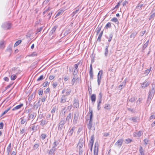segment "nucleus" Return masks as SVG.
I'll return each instance as SVG.
<instances>
[{
    "label": "nucleus",
    "instance_id": "nucleus-58",
    "mask_svg": "<svg viewBox=\"0 0 155 155\" xmlns=\"http://www.w3.org/2000/svg\"><path fill=\"white\" fill-rule=\"evenodd\" d=\"M43 90L42 89H40L39 90L38 94L39 95H41L43 94Z\"/></svg>",
    "mask_w": 155,
    "mask_h": 155
},
{
    "label": "nucleus",
    "instance_id": "nucleus-9",
    "mask_svg": "<svg viewBox=\"0 0 155 155\" xmlns=\"http://www.w3.org/2000/svg\"><path fill=\"white\" fill-rule=\"evenodd\" d=\"M67 97L65 95H63L61 98L60 102L62 103H65Z\"/></svg>",
    "mask_w": 155,
    "mask_h": 155
},
{
    "label": "nucleus",
    "instance_id": "nucleus-36",
    "mask_svg": "<svg viewBox=\"0 0 155 155\" xmlns=\"http://www.w3.org/2000/svg\"><path fill=\"white\" fill-rule=\"evenodd\" d=\"M78 72V69H74L73 71V74L74 77H75V76L77 75Z\"/></svg>",
    "mask_w": 155,
    "mask_h": 155
},
{
    "label": "nucleus",
    "instance_id": "nucleus-3",
    "mask_svg": "<svg viewBox=\"0 0 155 155\" xmlns=\"http://www.w3.org/2000/svg\"><path fill=\"white\" fill-rule=\"evenodd\" d=\"M98 143L97 142H96L94 146V155H98Z\"/></svg>",
    "mask_w": 155,
    "mask_h": 155
},
{
    "label": "nucleus",
    "instance_id": "nucleus-2",
    "mask_svg": "<svg viewBox=\"0 0 155 155\" xmlns=\"http://www.w3.org/2000/svg\"><path fill=\"white\" fill-rule=\"evenodd\" d=\"M65 123V121L64 120H61L58 124V130H61L62 129L64 124Z\"/></svg>",
    "mask_w": 155,
    "mask_h": 155
},
{
    "label": "nucleus",
    "instance_id": "nucleus-23",
    "mask_svg": "<svg viewBox=\"0 0 155 155\" xmlns=\"http://www.w3.org/2000/svg\"><path fill=\"white\" fill-rule=\"evenodd\" d=\"M35 97V96L34 95V94L33 93L31 94L29 97L28 99V101H31Z\"/></svg>",
    "mask_w": 155,
    "mask_h": 155
},
{
    "label": "nucleus",
    "instance_id": "nucleus-63",
    "mask_svg": "<svg viewBox=\"0 0 155 155\" xmlns=\"http://www.w3.org/2000/svg\"><path fill=\"white\" fill-rule=\"evenodd\" d=\"M39 145L38 144L36 143L35 144L34 146V149H37L39 147Z\"/></svg>",
    "mask_w": 155,
    "mask_h": 155
},
{
    "label": "nucleus",
    "instance_id": "nucleus-31",
    "mask_svg": "<svg viewBox=\"0 0 155 155\" xmlns=\"http://www.w3.org/2000/svg\"><path fill=\"white\" fill-rule=\"evenodd\" d=\"M57 27L56 26H54L52 29L50 31V33L51 34L54 33Z\"/></svg>",
    "mask_w": 155,
    "mask_h": 155
},
{
    "label": "nucleus",
    "instance_id": "nucleus-62",
    "mask_svg": "<svg viewBox=\"0 0 155 155\" xmlns=\"http://www.w3.org/2000/svg\"><path fill=\"white\" fill-rule=\"evenodd\" d=\"M142 100V98H139L137 101V103L140 104Z\"/></svg>",
    "mask_w": 155,
    "mask_h": 155
},
{
    "label": "nucleus",
    "instance_id": "nucleus-43",
    "mask_svg": "<svg viewBox=\"0 0 155 155\" xmlns=\"http://www.w3.org/2000/svg\"><path fill=\"white\" fill-rule=\"evenodd\" d=\"M101 27L98 26L96 28L97 34H98L101 30Z\"/></svg>",
    "mask_w": 155,
    "mask_h": 155
},
{
    "label": "nucleus",
    "instance_id": "nucleus-30",
    "mask_svg": "<svg viewBox=\"0 0 155 155\" xmlns=\"http://www.w3.org/2000/svg\"><path fill=\"white\" fill-rule=\"evenodd\" d=\"M26 130H27L26 128L25 129V128H24L23 129H22L21 130L20 132V133L21 134H22L23 136L25 134L26 132Z\"/></svg>",
    "mask_w": 155,
    "mask_h": 155
},
{
    "label": "nucleus",
    "instance_id": "nucleus-39",
    "mask_svg": "<svg viewBox=\"0 0 155 155\" xmlns=\"http://www.w3.org/2000/svg\"><path fill=\"white\" fill-rule=\"evenodd\" d=\"M111 27V23L110 22H108L105 25V28L107 29Z\"/></svg>",
    "mask_w": 155,
    "mask_h": 155
},
{
    "label": "nucleus",
    "instance_id": "nucleus-46",
    "mask_svg": "<svg viewBox=\"0 0 155 155\" xmlns=\"http://www.w3.org/2000/svg\"><path fill=\"white\" fill-rule=\"evenodd\" d=\"M16 78V76L15 75L13 74L11 77V79L12 80H15Z\"/></svg>",
    "mask_w": 155,
    "mask_h": 155
},
{
    "label": "nucleus",
    "instance_id": "nucleus-34",
    "mask_svg": "<svg viewBox=\"0 0 155 155\" xmlns=\"http://www.w3.org/2000/svg\"><path fill=\"white\" fill-rule=\"evenodd\" d=\"M11 143H10L8 146L7 147V152L8 154L11 152Z\"/></svg>",
    "mask_w": 155,
    "mask_h": 155
},
{
    "label": "nucleus",
    "instance_id": "nucleus-48",
    "mask_svg": "<svg viewBox=\"0 0 155 155\" xmlns=\"http://www.w3.org/2000/svg\"><path fill=\"white\" fill-rule=\"evenodd\" d=\"M101 101H98V104H97V109L98 110H99L100 109L101 107L100 106V104L101 103Z\"/></svg>",
    "mask_w": 155,
    "mask_h": 155
},
{
    "label": "nucleus",
    "instance_id": "nucleus-17",
    "mask_svg": "<svg viewBox=\"0 0 155 155\" xmlns=\"http://www.w3.org/2000/svg\"><path fill=\"white\" fill-rule=\"evenodd\" d=\"M19 115L18 114H16L15 116V123L17 124L18 123L19 121Z\"/></svg>",
    "mask_w": 155,
    "mask_h": 155
},
{
    "label": "nucleus",
    "instance_id": "nucleus-54",
    "mask_svg": "<svg viewBox=\"0 0 155 155\" xmlns=\"http://www.w3.org/2000/svg\"><path fill=\"white\" fill-rule=\"evenodd\" d=\"M89 75L90 78H91L92 80L93 79V71L89 72Z\"/></svg>",
    "mask_w": 155,
    "mask_h": 155
},
{
    "label": "nucleus",
    "instance_id": "nucleus-8",
    "mask_svg": "<svg viewBox=\"0 0 155 155\" xmlns=\"http://www.w3.org/2000/svg\"><path fill=\"white\" fill-rule=\"evenodd\" d=\"M73 105L74 107H75L76 108L79 107V103L78 100H76V99L74 100Z\"/></svg>",
    "mask_w": 155,
    "mask_h": 155
},
{
    "label": "nucleus",
    "instance_id": "nucleus-32",
    "mask_svg": "<svg viewBox=\"0 0 155 155\" xmlns=\"http://www.w3.org/2000/svg\"><path fill=\"white\" fill-rule=\"evenodd\" d=\"M55 150V149L52 148V149H51L49 151L48 153L49 155H52V153L54 152Z\"/></svg>",
    "mask_w": 155,
    "mask_h": 155
},
{
    "label": "nucleus",
    "instance_id": "nucleus-12",
    "mask_svg": "<svg viewBox=\"0 0 155 155\" xmlns=\"http://www.w3.org/2000/svg\"><path fill=\"white\" fill-rule=\"evenodd\" d=\"M3 28L6 29H8L10 28V23H5L3 25Z\"/></svg>",
    "mask_w": 155,
    "mask_h": 155
},
{
    "label": "nucleus",
    "instance_id": "nucleus-61",
    "mask_svg": "<svg viewBox=\"0 0 155 155\" xmlns=\"http://www.w3.org/2000/svg\"><path fill=\"white\" fill-rule=\"evenodd\" d=\"M19 44V40H18L16 42V43H15V44L14 45V47L17 46Z\"/></svg>",
    "mask_w": 155,
    "mask_h": 155
},
{
    "label": "nucleus",
    "instance_id": "nucleus-33",
    "mask_svg": "<svg viewBox=\"0 0 155 155\" xmlns=\"http://www.w3.org/2000/svg\"><path fill=\"white\" fill-rule=\"evenodd\" d=\"M4 42L3 41H1L0 42V49L4 48Z\"/></svg>",
    "mask_w": 155,
    "mask_h": 155
},
{
    "label": "nucleus",
    "instance_id": "nucleus-52",
    "mask_svg": "<svg viewBox=\"0 0 155 155\" xmlns=\"http://www.w3.org/2000/svg\"><path fill=\"white\" fill-rule=\"evenodd\" d=\"M122 1L119 2L117 5L115 6V8H119L120 5L121 3L122 2Z\"/></svg>",
    "mask_w": 155,
    "mask_h": 155
},
{
    "label": "nucleus",
    "instance_id": "nucleus-1",
    "mask_svg": "<svg viewBox=\"0 0 155 155\" xmlns=\"http://www.w3.org/2000/svg\"><path fill=\"white\" fill-rule=\"evenodd\" d=\"M155 93V85H152L151 88L150 89L149 92L148 96H151L153 97Z\"/></svg>",
    "mask_w": 155,
    "mask_h": 155
},
{
    "label": "nucleus",
    "instance_id": "nucleus-4",
    "mask_svg": "<svg viewBox=\"0 0 155 155\" xmlns=\"http://www.w3.org/2000/svg\"><path fill=\"white\" fill-rule=\"evenodd\" d=\"M79 116V114L78 113L76 112L74 114V119L73 120V123L74 124H77Z\"/></svg>",
    "mask_w": 155,
    "mask_h": 155
},
{
    "label": "nucleus",
    "instance_id": "nucleus-42",
    "mask_svg": "<svg viewBox=\"0 0 155 155\" xmlns=\"http://www.w3.org/2000/svg\"><path fill=\"white\" fill-rule=\"evenodd\" d=\"M31 130L33 131H36L37 130V127L33 125L31 127Z\"/></svg>",
    "mask_w": 155,
    "mask_h": 155
},
{
    "label": "nucleus",
    "instance_id": "nucleus-7",
    "mask_svg": "<svg viewBox=\"0 0 155 155\" xmlns=\"http://www.w3.org/2000/svg\"><path fill=\"white\" fill-rule=\"evenodd\" d=\"M142 134L143 133L142 131H139L138 132L134 133L133 135L134 137H140Z\"/></svg>",
    "mask_w": 155,
    "mask_h": 155
},
{
    "label": "nucleus",
    "instance_id": "nucleus-45",
    "mask_svg": "<svg viewBox=\"0 0 155 155\" xmlns=\"http://www.w3.org/2000/svg\"><path fill=\"white\" fill-rule=\"evenodd\" d=\"M44 76L43 75H41L38 79H37V81H40L44 79Z\"/></svg>",
    "mask_w": 155,
    "mask_h": 155
},
{
    "label": "nucleus",
    "instance_id": "nucleus-29",
    "mask_svg": "<svg viewBox=\"0 0 155 155\" xmlns=\"http://www.w3.org/2000/svg\"><path fill=\"white\" fill-rule=\"evenodd\" d=\"M47 123L48 121L43 120L41 121L40 125L41 126H43L45 124H47Z\"/></svg>",
    "mask_w": 155,
    "mask_h": 155
},
{
    "label": "nucleus",
    "instance_id": "nucleus-11",
    "mask_svg": "<svg viewBox=\"0 0 155 155\" xmlns=\"http://www.w3.org/2000/svg\"><path fill=\"white\" fill-rule=\"evenodd\" d=\"M94 140V135H91V140H90V145H93Z\"/></svg>",
    "mask_w": 155,
    "mask_h": 155
},
{
    "label": "nucleus",
    "instance_id": "nucleus-25",
    "mask_svg": "<svg viewBox=\"0 0 155 155\" xmlns=\"http://www.w3.org/2000/svg\"><path fill=\"white\" fill-rule=\"evenodd\" d=\"M104 108L105 109L108 110H109L110 109V105L108 104H106L104 105Z\"/></svg>",
    "mask_w": 155,
    "mask_h": 155
},
{
    "label": "nucleus",
    "instance_id": "nucleus-35",
    "mask_svg": "<svg viewBox=\"0 0 155 155\" xmlns=\"http://www.w3.org/2000/svg\"><path fill=\"white\" fill-rule=\"evenodd\" d=\"M132 140L129 138H128L127 139H126L125 140L124 142L126 144H128L129 143H130L132 141Z\"/></svg>",
    "mask_w": 155,
    "mask_h": 155
},
{
    "label": "nucleus",
    "instance_id": "nucleus-24",
    "mask_svg": "<svg viewBox=\"0 0 155 155\" xmlns=\"http://www.w3.org/2000/svg\"><path fill=\"white\" fill-rule=\"evenodd\" d=\"M108 45L106 46L105 49L104 55L105 56L107 57L108 54Z\"/></svg>",
    "mask_w": 155,
    "mask_h": 155
},
{
    "label": "nucleus",
    "instance_id": "nucleus-60",
    "mask_svg": "<svg viewBox=\"0 0 155 155\" xmlns=\"http://www.w3.org/2000/svg\"><path fill=\"white\" fill-rule=\"evenodd\" d=\"M148 45L145 44L143 47H142V51H143V50H144L147 46Z\"/></svg>",
    "mask_w": 155,
    "mask_h": 155
},
{
    "label": "nucleus",
    "instance_id": "nucleus-49",
    "mask_svg": "<svg viewBox=\"0 0 155 155\" xmlns=\"http://www.w3.org/2000/svg\"><path fill=\"white\" fill-rule=\"evenodd\" d=\"M19 109V105H17L14 107L12 109V110L13 111L15 110H18Z\"/></svg>",
    "mask_w": 155,
    "mask_h": 155
},
{
    "label": "nucleus",
    "instance_id": "nucleus-19",
    "mask_svg": "<svg viewBox=\"0 0 155 155\" xmlns=\"http://www.w3.org/2000/svg\"><path fill=\"white\" fill-rule=\"evenodd\" d=\"M74 127H73L68 132L69 136H71L72 135L74 132Z\"/></svg>",
    "mask_w": 155,
    "mask_h": 155
},
{
    "label": "nucleus",
    "instance_id": "nucleus-56",
    "mask_svg": "<svg viewBox=\"0 0 155 155\" xmlns=\"http://www.w3.org/2000/svg\"><path fill=\"white\" fill-rule=\"evenodd\" d=\"M135 100L136 99L135 97H133L130 99L129 100V101L131 102H133L134 101H135Z\"/></svg>",
    "mask_w": 155,
    "mask_h": 155
},
{
    "label": "nucleus",
    "instance_id": "nucleus-21",
    "mask_svg": "<svg viewBox=\"0 0 155 155\" xmlns=\"http://www.w3.org/2000/svg\"><path fill=\"white\" fill-rule=\"evenodd\" d=\"M103 74V71L102 70L100 71L97 75V78H101Z\"/></svg>",
    "mask_w": 155,
    "mask_h": 155
},
{
    "label": "nucleus",
    "instance_id": "nucleus-10",
    "mask_svg": "<svg viewBox=\"0 0 155 155\" xmlns=\"http://www.w3.org/2000/svg\"><path fill=\"white\" fill-rule=\"evenodd\" d=\"M129 120H132L135 122H137L139 121V119L137 117H130L129 119Z\"/></svg>",
    "mask_w": 155,
    "mask_h": 155
},
{
    "label": "nucleus",
    "instance_id": "nucleus-27",
    "mask_svg": "<svg viewBox=\"0 0 155 155\" xmlns=\"http://www.w3.org/2000/svg\"><path fill=\"white\" fill-rule=\"evenodd\" d=\"M139 151L141 155H144V154L143 152V149L142 147L141 146L140 147Z\"/></svg>",
    "mask_w": 155,
    "mask_h": 155
},
{
    "label": "nucleus",
    "instance_id": "nucleus-22",
    "mask_svg": "<svg viewBox=\"0 0 155 155\" xmlns=\"http://www.w3.org/2000/svg\"><path fill=\"white\" fill-rule=\"evenodd\" d=\"M20 119H21V124H23L25 123V124H26L27 123L26 122V119L25 118H23L22 117H21Z\"/></svg>",
    "mask_w": 155,
    "mask_h": 155
},
{
    "label": "nucleus",
    "instance_id": "nucleus-64",
    "mask_svg": "<svg viewBox=\"0 0 155 155\" xmlns=\"http://www.w3.org/2000/svg\"><path fill=\"white\" fill-rule=\"evenodd\" d=\"M52 12H50L48 15L47 16L48 17L49 19H50L52 14Z\"/></svg>",
    "mask_w": 155,
    "mask_h": 155
},
{
    "label": "nucleus",
    "instance_id": "nucleus-28",
    "mask_svg": "<svg viewBox=\"0 0 155 155\" xmlns=\"http://www.w3.org/2000/svg\"><path fill=\"white\" fill-rule=\"evenodd\" d=\"M111 21L113 22H115L117 24H118L119 23L118 19L115 17H114L112 18L111 19Z\"/></svg>",
    "mask_w": 155,
    "mask_h": 155
},
{
    "label": "nucleus",
    "instance_id": "nucleus-6",
    "mask_svg": "<svg viewBox=\"0 0 155 155\" xmlns=\"http://www.w3.org/2000/svg\"><path fill=\"white\" fill-rule=\"evenodd\" d=\"M124 140L122 139H119L118 141L115 143V145L119 147V148L122 146Z\"/></svg>",
    "mask_w": 155,
    "mask_h": 155
},
{
    "label": "nucleus",
    "instance_id": "nucleus-40",
    "mask_svg": "<svg viewBox=\"0 0 155 155\" xmlns=\"http://www.w3.org/2000/svg\"><path fill=\"white\" fill-rule=\"evenodd\" d=\"M90 118L89 120H92V118L93 117V111L92 110H90Z\"/></svg>",
    "mask_w": 155,
    "mask_h": 155
},
{
    "label": "nucleus",
    "instance_id": "nucleus-41",
    "mask_svg": "<svg viewBox=\"0 0 155 155\" xmlns=\"http://www.w3.org/2000/svg\"><path fill=\"white\" fill-rule=\"evenodd\" d=\"M47 137V136L46 134H42L40 136V138L42 140L45 139Z\"/></svg>",
    "mask_w": 155,
    "mask_h": 155
},
{
    "label": "nucleus",
    "instance_id": "nucleus-53",
    "mask_svg": "<svg viewBox=\"0 0 155 155\" xmlns=\"http://www.w3.org/2000/svg\"><path fill=\"white\" fill-rule=\"evenodd\" d=\"M50 10V8L49 7H48V8H46L45 11H44L43 12V14H45V13H46V12H48V11H49Z\"/></svg>",
    "mask_w": 155,
    "mask_h": 155
},
{
    "label": "nucleus",
    "instance_id": "nucleus-57",
    "mask_svg": "<svg viewBox=\"0 0 155 155\" xmlns=\"http://www.w3.org/2000/svg\"><path fill=\"white\" fill-rule=\"evenodd\" d=\"M153 119H155V114H153L151 115L150 117L149 120Z\"/></svg>",
    "mask_w": 155,
    "mask_h": 155
},
{
    "label": "nucleus",
    "instance_id": "nucleus-5",
    "mask_svg": "<svg viewBox=\"0 0 155 155\" xmlns=\"http://www.w3.org/2000/svg\"><path fill=\"white\" fill-rule=\"evenodd\" d=\"M150 83L147 80H146L142 84H141V87L142 88H145L148 87Z\"/></svg>",
    "mask_w": 155,
    "mask_h": 155
},
{
    "label": "nucleus",
    "instance_id": "nucleus-50",
    "mask_svg": "<svg viewBox=\"0 0 155 155\" xmlns=\"http://www.w3.org/2000/svg\"><path fill=\"white\" fill-rule=\"evenodd\" d=\"M155 16V13H153V14H152L150 17V18H149V20H151L153 18L154 16Z\"/></svg>",
    "mask_w": 155,
    "mask_h": 155
},
{
    "label": "nucleus",
    "instance_id": "nucleus-51",
    "mask_svg": "<svg viewBox=\"0 0 155 155\" xmlns=\"http://www.w3.org/2000/svg\"><path fill=\"white\" fill-rule=\"evenodd\" d=\"M35 116L34 114H29V119H32L34 118Z\"/></svg>",
    "mask_w": 155,
    "mask_h": 155
},
{
    "label": "nucleus",
    "instance_id": "nucleus-38",
    "mask_svg": "<svg viewBox=\"0 0 155 155\" xmlns=\"http://www.w3.org/2000/svg\"><path fill=\"white\" fill-rule=\"evenodd\" d=\"M58 144V143L57 141H55L53 143V147L52 148L54 149V148Z\"/></svg>",
    "mask_w": 155,
    "mask_h": 155
},
{
    "label": "nucleus",
    "instance_id": "nucleus-20",
    "mask_svg": "<svg viewBox=\"0 0 155 155\" xmlns=\"http://www.w3.org/2000/svg\"><path fill=\"white\" fill-rule=\"evenodd\" d=\"M103 31H101L98 37L97 38V41L100 42L101 41V38L103 34Z\"/></svg>",
    "mask_w": 155,
    "mask_h": 155
},
{
    "label": "nucleus",
    "instance_id": "nucleus-13",
    "mask_svg": "<svg viewBox=\"0 0 155 155\" xmlns=\"http://www.w3.org/2000/svg\"><path fill=\"white\" fill-rule=\"evenodd\" d=\"M71 113H69V114L67 115L66 119V121L68 122V124L69 123V121L70 120L71 118Z\"/></svg>",
    "mask_w": 155,
    "mask_h": 155
},
{
    "label": "nucleus",
    "instance_id": "nucleus-47",
    "mask_svg": "<svg viewBox=\"0 0 155 155\" xmlns=\"http://www.w3.org/2000/svg\"><path fill=\"white\" fill-rule=\"evenodd\" d=\"M79 9H78L76 10L75 11H74L72 14V16H74L79 11Z\"/></svg>",
    "mask_w": 155,
    "mask_h": 155
},
{
    "label": "nucleus",
    "instance_id": "nucleus-15",
    "mask_svg": "<svg viewBox=\"0 0 155 155\" xmlns=\"http://www.w3.org/2000/svg\"><path fill=\"white\" fill-rule=\"evenodd\" d=\"M91 99L93 103H94L96 100V95L92 94L91 97Z\"/></svg>",
    "mask_w": 155,
    "mask_h": 155
},
{
    "label": "nucleus",
    "instance_id": "nucleus-16",
    "mask_svg": "<svg viewBox=\"0 0 155 155\" xmlns=\"http://www.w3.org/2000/svg\"><path fill=\"white\" fill-rule=\"evenodd\" d=\"M84 145V141L83 140H80L78 143V146L80 148H82Z\"/></svg>",
    "mask_w": 155,
    "mask_h": 155
},
{
    "label": "nucleus",
    "instance_id": "nucleus-37",
    "mask_svg": "<svg viewBox=\"0 0 155 155\" xmlns=\"http://www.w3.org/2000/svg\"><path fill=\"white\" fill-rule=\"evenodd\" d=\"M102 94L101 92L99 94L98 97V101H102Z\"/></svg>",
    "mask_w": 155,
    "mask_h": 155
},
{
    "label": "nucleus",
    "instance_id": "nucleus-18",
    "mask_svg": "<svg viewBox=\"0 0 155 155\" xmlns=\"http://www.w3.org/2000/svg\"><path fill=\"white\" fill-rule=\"evenodd\" d=\"M12 44L10 45L8 47L7 49L6 50L7 52H8L10 54L11 53L12 48Z\"/></svg>",
    "mask_w": 155,
    "mask_h": 155
},
{
    "label": "nucleus",
    "instance_id": "nucleus-44",
    "mask_svg": "<svg viewBox=\"0 0 155 155\" xmlns=\"http://www.w3.org/2000/svg\"><path fill=\"white\" fill-rule=\"evenodd\" d=\"M113 36V35L112 34H111L109 35V38H108V41L109 42H110L111 41Z\"/></svg>",
    "mask_w": 155,
    "mask_h": 155
},
{
    "label": "nucleus",
    "instance_id": "nucleus-59",
    "mask_svg": "<svg viewBox=\"0 0 155 155\" xmlns=\"http://www.w3.org/2000/svg\"><path fill=\"white\" fill-rule=\"evenodd\" d=\"M136 35V34L135 33H132L130 36V37L131 38H134Z\"/></svg>",
    "mask_w": 155,
    "mask_h": 155
},
{
    "label": "nucleus",
    "instance_id": "nucleus-14",
    "mask_svg": "<svg viewBox=\"0 0 155 155\" xmlns=\"http://www.w3.org/2000/svg\"><path fill=\"white\" fill-rule=\"evenodd\" d=\"M153 98V97L151 96H148V97L147 99V104L148 105V106H149V105L150 104L151 101L152 99Z\"/></svg>",
    "mask_w": 155,
    "mask_h": 155
},
{
    "label": "nucleus",
    "instance_id": "nucleus-26",
    "mask_svg": "<svg viewBox=\"0 0 155 155\" xmlns=\"http://www.w3.org/2000/svg\"><path fill=\"white\" fill-rule=\"evenodd\" d=\"M92 120H89V122L88 124H87V128L89 130H91V129L92 127Z\"/></svg>",
    "mask_w": 155,
    "mask_h": 155
},
{
    "label": "nucleus",
    "instance_id": "nucleus-55",
    "mask_svg": "<svg viewBox=\"0 0 155 155\" xmlns=\"http://www.w3.org/2000/svg\"><path fill=\"white\" fill-rule=\"evenodd\" d=\"M48 84V81H45L43 83L42 86L44 87H45L47 86Z\"/></svg>",
    "mask_w": 155,
    "mask_h": 155
}]
</instances>
